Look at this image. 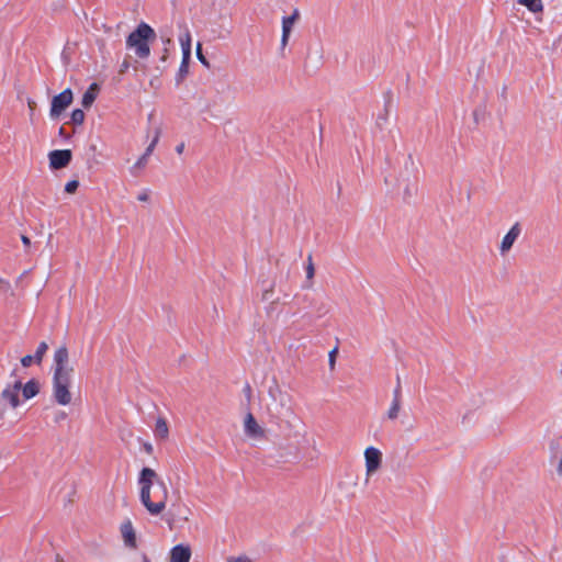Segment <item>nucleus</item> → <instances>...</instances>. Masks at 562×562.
Returning <instances> with one entry per match:
<instances>
[{"label": "nucleus", "mask_w": 562, "mask_h": 562, "mask_svg": "<svg viewBox=\"0 0 562 562\" xmlns=\"http://www.w3.org/2000/svg\"><path fill=\"white\" fill-rule=\"evenodd\" d=\"M167 55H168V49L166 48V49H165V54H162V58H161V59H162V60H166Z\"/></svg>", "instance_id": "58836bf2"}, {"label": "nucleus", "mask_w": 562, "mask_h": 562, "mask_svg": "<svg viewBox=\"0 0 562 562\" xmlns=\"http://www.w3.org/2000/svg\"><path fill=\"white\" fill-rule=\"evenodd\" d=\"M21 240H22V243H23V245H24L25 247H29V246L31 245V240H30V238H29L27 236H25V235H22V236H21Z\"/></svg>", "instance_id": "473e14b6"}, {"label": "nucleus", "mask_w": 562, "mask_h": 562, "mask_svg": "<svg viewBox=\"0 0 562 562\" xmlns=\"http://www.w3.org/2000/svg\"><path fill=\"white\" fill-rule=\"evenodd\" d=\"M65 416H66V415H65V413H60V414L58 415V417H57V420H58V419H63V418H65Z\"/></svg>", "instance_id": "ea45409f"}, {"label": "nucleus", "mask_w": 562, "mask_h": 562, "mask_svg": "<svg viewBox=\"0 0 562 562\" xmlns=\"http://www.w3.org/2000/svg\"><path fill=\"white\" fill-rule=\"evenodd\" d=\"M189 71V61L188 60H181L179 71H178V81H181Z\"/></svg>", "instance_id": "b1692460"}, {"label": "nucleus", "mask_w": 562, "mask_h": 562, "mask_svg": "<svg viewBox=\"0 0 562 562\" xmlns=\"http://www.w3.org/2000/svg\"><path fill=\"white\" fill-rule=\"evenodd\" d=\"M160 499V487H158V491L154 492V501Z\"/></svg>", "instance_id": "c9c22d12"}, {"label": "nucleus", "mask_w": 562, "mask_h": 562, "mask_svg": "<svg viewBox=\"0 0 562 562\" xmlns=\"http://www.w3.org/2000/svg\"><path fill=\"white\" fill-rule=\"evenodd\" d=\"M85 121V113L82 110L80 109H76L72 111L71 113V122L75 123V124H82Z\"/></svg>", "instance_id": "5701e85b"}, {"label": "nucleus", "mask_w": 562, "mask_h": 562, "mask_svg": "<svg viewBox=\"0 0 562 562\" xmlns=\"http://www.w3.org/2000/svg\"><path fill=\"white\" fill-rule=\"evenodd\" d=\"M227 562H252V560L247 555H238V557H229Z\"/></svg>", "instance_id": "cd10ccee"}, {"label": "nucleus", "mask_w": 562, "mask_h": 562, "mask_svg": "<svg viewBox=\"0 0 562 562\" xmlns=\"http://www.w3.org/2000/svg\"><path fill=\"white\" fill-rule=\"evenodd\" d=\"M144 450L147 452V453H151L153 452V446L151 443H145L144 445Z\"/></svg>", "instance_id": "72a5a7b5"}, {"label": "nucleus", "mask_w": 562, "mask_h": 562, "mask_svg": "<svg viewBox=\"0 0 562 562\" xmlns=\"http://www.w3.org/2000/svg\"><path fill=\"white\" fill-rule=\"evenodd\" d=\"M72 102V92L66 89L52 100L50 116L58 117Z\"/></svg>", "instance_id": "6e6552de"}, {"label": "nucleus", "mask_w": 562, "mask_h": 562, "mask_svg": "<svg viewBox=\"0 0 562 562\" xmlns=\"http://www.w3.org/2000/svg\"><path fill=\"white\" fill-rule=\"evenodd\" d=\"M154 38V30L148 24L140 23L137 29L128 35L126 46L133 49L137 57L147 58L150 55L148 42Z\"/></svg>", "instance_id": "7ed1b4c3"}, {"label": "nucleus", "mask_w": 562, "mask_h": 562, "mask_svg": "<svg viewBox=\"0 0 562 562\" xmlns=\"http://www.w3.org/2000/svg\"><path fill=\"white\" fill-rule=\"evenodd\" d=\"M521 234V226L519 223H515L509 231L506 233V235L503 237L501 245H499V252L502 256H505L509 252L515 241L518 239V237Z\"/></svg>", "instance_id": "1a4fd4ad"}, {"label": "nucleus", "mask_w": 562, "mask_h": 562, "mask_svg": "<svg viewBox=\"0 0 562 562\" xmlns=\"http://www.w3.org/2000/svg\"><path fill=\"white\" fill-rule=\"evenodd\" d=\"M48 160L52 169L65 168L71 160V151L69 149L53 150L48 154Z\"/></svg>", "instance_id": "9d476101"}, {"label": "nucleus", "mask_w": 562, "mask_h": 562, "mask_svg": "<svg viewBox=\"0 0 562 562\" xmlns=\"http://www.w3.org/2000/svg\"><path fill=\"white\" fill-rule=\"evenodd\" d=\"M305 273H306L305 288L310 289L313 285V279L315 276V267H314L313 259H312L311 255L307 257V262L305 266Z\"/></svg>", "instance_id": "aec40b11"}, {"label": "nucleus", "mask_w": 562, "mask_h": 562, "mask_svg": "<svg viewBox=\"0 0 562 562\" xmlns=\"http://www.w3.org/2000/svg\"><path fill=\"white\" fill-rule=\"evenodd\" d=\"M128 68V63L127 61H124L121 66V71H125L126 69Z\"/></svg>", "instance_id": "e433bc0d"}, {"label": "nucleus", "mask_w": 562, "mask_h": 562, "mask_svg": "<svg viewBox=\"0 0 562 562\" xmlns=\"http://www.w3.org/2000/svg\"><path fill=\"white\" fill-rule=\"evenodd\" d=\"M400 411H401V401H400L398 390H396L394 392V397L391 403V406L386 413L387 418L390 420H395L398 417Z\"/></svg>", "instance_id": "f3484780"}, {"label": "nucleus", "mask_w": 562, "mask_h": 562, "mask_svg": "<svg viewBox=\"0 0 562 562\" xmlns=\"http://www.w3.org/2000/svg\"><path fill=\"white\" fill-rule=\"evenodd\" d=\"M120 532L125 547L132 549H135L137 547L136 531L131 519H125L121 524Z\"/></svg>", "instance_id": "9b49d317"}, {"label": "nucleus", "mask_w": 562, "mask_h": 562, "mask_svg": "<svg viewBox=\"0 0 562 562\" xmlns=\"http://www.w3.org/2000/svg\"><path fill=\"white\" fill-rule=\"evenodd\" d=\"M75 372L68 348L65 345L56 348L52 364V398L60 406H68L72 402Z\"/></svg>", "instance_id": "f257e3e1"}, {"label": "nucleus", "mask_w": 562, "mask_h": 562, "mask_svg": "<svg viewBox=\"0 0 562 562\" xmlns=\"http://www.w3.org/2000/svg\"><path fill=\"white\" fill-rule=\"evenodd\" d=\"M183 150H184V144H183V143H182V144H179V145L176 147V151H177L178 154H182V153H183Z\"/></svg>", "instance_id": "f704fd0d"}, {"label": "nucleus", "mask_w": 562, "mask_h": 562, "mask_svg": "<svg viewBox=\"0 0 562 562\" xmlns=\"http://www.w3.org/2000/svg\"><path fill=\"white\" fill-rule=\"evenodd\" d=\"M337 352H338L337 348H334L333 350L329 351L328 358H329L330 369H334V367H335Z\"/></svg>", "instance_id": "c85d7f7f"}, {"label": "nucleus", "mask_w": 562, "mask_h": 562, "mask_svg": "<svg viewBox=\"0 0 562 562\" xmlns=\"http://www.w3.org/2000/svg\"><path fill=\"white\" fill-rule=\"evenodd\" d=\"M269 403L267 409L273 415H280L284 411L291 409V395L279 384L273 383L268 390Z\"/></svg>", "instance_id": "20e7f679"}, {"label": "nucleus", "mask_w": 562, "mask_h": 562, "mask_svg": "<svg viewBox=\"0 0 562 562\" xmlns=\"http://www.w3.org/2000/svg\"><path fill=\"white\" fill-rule=\"evenodd\" d=\"M144 562H149V560L147 558H144Z\"/></svg>", "instance_id": "37998d69"}, {"label": "nucleus", "mask_w": 562, "mask_h": 562, "mask_svg": "<svg viewBox=\"0 0 562 562\" xmlns=\"http://www.w3.org/2000/svg\"><path fill=\"white\" fill-rule=\"evenodd\" d=\"M166 43H167V44H170V43H171V40H170V38H167V40H166Z\"/></svg>", "instance_id": "79ce46f5"}, {"label": "nucleus", "mask_w": 562, "mask_h": 562, "mask_svg": "<svg viewBox=\"0 0 562 562\" xmlns=\"http://www.w3.org/2000/svg\"><path fill=\"white\" fill-rule=\"evenodd\" d=\"M40 392V384L36 380H30L24 385L22 384L21 394L22 398L27 401L36 396Z\"/></svg>", "instance_id": "2eb2a0df"}, {"label": "nucleus", "mask_w": 562, "mask_h": 562, "mask_svg": "<svg viewBox=\"0 0 562 562\" xmlns=\"http://www.w3.org/2000/svg\"><path fill=\"white\" fill-rule=\"evenodd\" d=\"M78 187H79V182H78L77 180H71V181H69V182H67V183H66V186H65V191H66L67 193H70V194H71V193H75V192H76V190L78 189Z\"/></svg>", "instance_id": "a878e982"}, {"label": "nucleus", "mask_w": 562, "mask_h": 562, "mask_svg": "<svg viewBox=\"0 0 562 562\" xmlns=\"http://www.w3.org/2000/svg\"><path fill=\"white\" fill-rule=\"evenodd\" d=\"M300 18L299 10H294L289 16H284L282 19V36H281V46L285 47L288 45L291 32Z\"/></svg>", "instance_id": "f8f14e48"}, {"label": "nucleus", "mask_w": 562, "mask_h": 562, "mask_svg": "<svg viewBox=\"0 0 562 562\" xmlns=\"http://www.w3.org/2000/svg\"><path fill=\"white\" fill-rule=\"evenodd\" d=\"M0 293H12L10 282L2 278H0Z\"/></svg>", "instance_id": "393cba45"}, {"label": "nucleus", "mask_w": 562, "mask_h": 562, "mask_svg": "<svg viewBox=\"0 0 562 562\" xmlns=\"http://www.w3.org/2000/svg\"><path fill=\"white\" fill-rule=\"evenodd\" d=\"M35 361V358L34 356H31V355H27V356H24L22 359H21V364L25 368L30 367L32 364V362Z\"/></svg>", "instance_id": "c756f323"}, {"label": "nucleus", "mask_w": 562, "mask_h": 562, "mask_svg": "<svg viewBox=\"0 0 562 562\" xmlns=\"http://www.w3.org/2000/svg\"><path fill=\"white\" fill-rule=\"evenodd\" d=\"M190 58H191V49L182 50V60L190 61Z\"/></svg>", "instance_id": "2f4dec72"}, {"label": "nucleus", "mask_w": 562, "mask_h": 562, "mask_svg": "<svg viewBox=\"0 0 562 562\" xmlns=\"http://www.w3.org/2000/svg\"><path fill=\"white\" fill-rule=\"evenodd\" d=\"M196 57L206 67H209V61L206 60V58L204 57V55L202 54V45L201 43H198V46H196Z\"/></svg>", "instance_id": "bb28decb"}, {"label": "nucleus", "mask_w": 562, "mask_h": 562, "mask_svg": "<svg viewBox=\"0 0 562 562\" xmlns=\"http://www.w3.org/2000/svg\"><path fill=\"white\" fill-rule=\"evenodd\" d=\"M169 435V428L164 417H158L155 424V436L159 439H167Z\"/></svg>", "instance_id": "dca6fc26"}, {"label": "nucleus", "mask_w": 562, "mask_h": 562, "mask_svg": "<svg viewBox=\"0 0 562 562\" xmlns=\"http://www.w3.org/2000/svg\"><path fill=\"white\" fill-rule=\"evenodd\" d=\"M517 2L526 7L532 13H540L543 11L542 0H517Z\"/></svg>", "instance_id": "a211bd4d"}, {"label": "nucleus", "mask_w": 562, "mask_h": 562, "mask_svg": "<svg viewBox=\"0 0 562 562\" xmlns=\"http://www.w3.org/2000/svg\"><path fill=\"white\" fill-rule=\"evenodd\" d=\"M366 481L368 482L382 468V451L373 446L367 447L363 451Z\"/></svg>", "instance_id": "39448f33"}, {"label": "nucleus", "mask_w": 562, "mask_h": 562, "mask_svg": "<svg viewBox=\"0 0 562 562\" xmlns=\"http://www.w3.org/2000/svg\"><path fill=\"white\" fill-rule=\"evenodd\" d=\"M243 425L247 438L259 441L266 437L265 428L257 422L251 413L245 415Z\"/></svg>", "instance_id": "423d86ee"}, {"label": "nucleus", "mask_w": 562, "mask_h": 562, "mask_svg": "<svg viewBox=\"0 0 562 562\" xmlns=\"http://www.w3.org/2000/svg\"><path fill=\"white\" fill-rule=\"evenodd\" d=\"M179 43L181 50L191 49V33L188 27H183L181 34L179 35Z\"/></svg>", "instance_id": "412c9836"}, {"label": "nucleus", "mask_w": 562, "mask_h": 562, "mask_svg": "<svg viewBox=\"0 0 562 562\" xmlns=\"http://www.w3.org/2000/svg\"><path fill=\"white\" fill-rule=\"evenodd\" d=\"M158 134L155 136V138L151 140V143L146 148L145 153L137 159V161L133 165L132 171L136 172L138 170H142L146 165L148 157L151 155L157 142H158Z\"/></svg>", "instance_id": "4468645a"}, {"label": "nucleus", "mask_w": 562, "mask_h": 562, "mask_svg": "<svg viewBox=\"0 0 562 562\" xmlns=\"http://www.w3.org/2000/svg\"><path fill=\"white\" fill-rule=\"evenodd\" d=\"M149 198H150V193L148 190H143L137 195V200L140 202H147L149 200Z\"/></svg>", "instance_id": "7c9ffc66"}, {"label": "nucleus", "mask_w": 562, "mask_h": 562, "mask_svg": "<svg viewBox=\"0 0 562 562\" xmlns=\"http://www.w3.org/2000/svg\"><path fill=\"white\" fill-rule=\"evenodd\" d=\"M191 550L189 546L177 544L170 551V562H189Z\"/></svg>", "instance_id": "ddd939ff"}, {"label": "nucleus", "mask_w": 562, "mask_h": 562, "mask_svg": "<svg viewBox=\"0 0 562 562\" xmlns=\"http://www.w3.org/2000/svg\"><path fill=\"white\" fill-rule=\"evenodd\" d=\"M22 383L21 381H15L12 384H8L1 392V402L9 406L10 408H16L20 403V394H21Z\"/></svg>", "instance_id": "0eeeda50"}, {"label": "nucleus", "mask_w": 562, "mask_h": 562, "mask_svg": "<svg viewBox=\"0 0 562 562\" xmlns=\"http://www.w3.org/2000/svg\"><path fill=\"white\" fill-rule=\"evenodd\" d=\"M47 349H48V345H47L45 341H42V342L38 345V347H37V349H36V352H35V355H34V358H35V362H36V363H41V362H42L43 357H44V355L46 353Z\"/></svg>", "instance_id": "4be33fe9"}, {"label": "nucleus", "mask_w": 562, "mask_h": 562, "mask_svg": "<svg viewBox=\"0 0 562 562\" xmlns=\"http://www.w3.org/2000/svg\"><path fill=\"white\" fill-rule=\"evenodd\" d=\"M139 501L151 516L160 515L167 505L169 491L167 485L158 480L157 473L150 468H144L137 480Z\"/></svg>", "instance_id": "f03ea898"}, {"label": "nucleus", "mask_w": 562, "mask_h": 562, "mask_svg": "<svg viewBox=\"0 0 562 562\" xmlns=\"http://www.w3.org/2000/svg\"><path fill=\"white\" fill-rule=\"evenodd\" d=\"M267 295H268V292H266V293L263 294V300H267V299H268V296H267Z\"/></svg>", "instance_id": "a19ab883"}, {"label": "nucleus", "mask_w": 562, "mask_h": 562, "mask_svg": "<svg viewBox=\"0 0 562 562\" xmlns=\"http://www.w3.org/2000/svg\"><path fill=\"white\" fill-rule=\"evenodd\" d=\"M414 191H415V190H414V188H413V189L408 188V189L406 190V192H407V194H408L409 196H412V195H413Z\"/></svg>", "instance_id": "4c0bfd02"}, {"label": "nucleus", "mask_w": 562, "mask_h": 562, "mask_svg": "<svg viewBox=\"0 0 562 562\" xmlns=\"http://www.w3.org/2000/svg\"><path fill=\"white\" fill-rule=\"evenodd\" d=\"M98 89V86L97 83H92L88 90L85 92L83 97H82V105L85 108H89L92 105V103L94 102L95 98H97V91Z\"/></svg>", "instance_id": "6ab92c4d"}]
</instances>
